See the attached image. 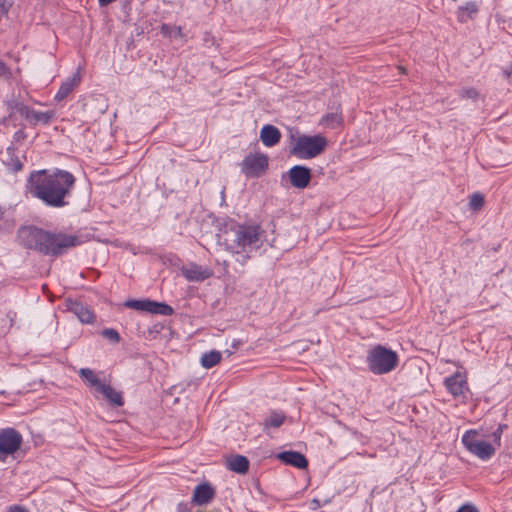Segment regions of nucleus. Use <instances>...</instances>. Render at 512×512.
Masks as SVG:
<instances>
[{
  "label": "nucleus",
  "mask_w": 512,
  "mask_h": 512,
  "mask_svg": "<svg viewBox=\"0 0 512 512\" xmlns=\"http://www.w3.org/2000/svg\"><path fill=\"white\" fill-rule=\"evenodd\" d=\"M75 182L74 175L66 170H41L30 175L28 187L30 194L47 206L62 208L69 204Z\"/></svg>",
  "instance_id": "f257e3e1"
},
{
  "label": "nucleus",
  "mask_w": 512,
  "mask_h": 512,
  "mask_svg": "<svg viewBox=\"0 0 512 512\" xmlns=\"http://www.w3.org/2000/svg\"><path fill=\"white\" fill-rule=\"evenodd\" d=\"M18 236L25 247L53 256L80 244L77 236L51 233L36 227H24L20 229Z\"/></svg>",
  "instance_id": "f03ea898"
},
{
  "label": "nucleus",
  "mask_w": 512,
  "mask_h": 512,
  "mask_svg": "<svg viewBox=\"0 0 512 512\" xmlns=\"http://www.w3.org/2000/svg\"><path fill=\"white\" fill-rule=\"evenodd\" d=\"M263 231L259 225L236 224L226 232V245L228 249L242 257L244 264L253 251L262 245Z\"/></svg>",
  "instance_id": "7ed1b4c3"
},
{
  "label": "nucleus",
  "mask_w": 512,
  "mask_h": 512,
  "mask_svg": "<svg viewBox=\"0 0 512 512\" xmlns=\"http://www.w3.org/2000/svg\"><path fill=\"white\" fill-rule=\"evenodd\" d=\"M327 139L320 135H301L293 139L290 153L299 159H312L325 151Z\"/></svg>",
  "instance_id": "20e7f679"
},
{
  "label": "nucleus",
  "mask_w": 512,
  "mask_h": 512,
  "mask_svg": "<svg viewBox=\"0 0 512 512\" xmlns=\"http://www.w3.org/2000/svg\"><path fill=\"white\" fill-rule=\"evenodd\" d=\"M367 364L374 374H386L396 368L398 356L396 352L382 345H377L368 353Z\"/></svg>",
  "instance_id": "39448f33"
},
{
  "label": "nucleus",
  "mask_w": 512,
  "mask_h": 512,
  "mask_svg": "<svg viewBox=\"0 0 512 512\" xmlns=\"http://www.w3.org/2000/svg\"><path fill=\"white\" fill-rule=\"evenodd\" d=\"M464 447L481 460H489L496 451L494 445L484 439V435L477 430H468L462 436Z\"/></svg>",
  "instance_id": "423d86ee"
},
{
  "label": "nucleus",
  "mask_w": 512,
  "mask_h": 512,
  "mask_svg": "<svg viewBox=\"0 0 512 512\" xmlns=\"http://www.w3.org/2000/svg\"><path fill=\"white\" fill-rule=\"evenodd\" d=\"M21 434L14 428H5L0 430V461H4L7 456L14 454L22 444Z\"/></svg>",
  "instance_id": "0eeeda50"
},
{
  "label": "nucleus",
  "mask_w": 512,
  "mask_h": 512,
  "mask_svg": "<svg viewBox=\"0 0 512 512\" xmlns=\"http://www.w3.org/2000/svg\"><path fill=\"white\" fill-rule=\"evenodd\" d=\"M125 306L138 311H144L164 316H170L174 313V310L171 306L152 300H128L125 302Z\"/></svg>",
  "instance_id": "6e6552de"
},
{
  "label": "nucleus",
  "mask_w": 512,
  "mask_h": 512,
  "mask_svg": "<svg viewBox=\"0 0 512 512\" xmlns=\"http://www.w3.org/2000/svg\"><path fill=\"white\" fill-rule=\"evenodd\" d=\"M267 167L268 157L264 154L248 155L242 163V171L247 177H258Z\"/></svg>",
  "instance_id": "1a4fd4ad"
},
{
  "label": "nucleus",
  "mask_w": 512,
  "mask_h": 512,
  "mask_svg": "<svg viewBox=\"0 0 512 512\" xmlns=\"http://www.w3.org/2000/svg\"><path fill=\"white\" fill-rule=\"evenodd\" d=\"M290 183L293 187L304 189L311 180V170L305 166H293L289 172Z\"/></svg>",
  "instance_id": "9d476101"
},
{
  "label": "nucleus",
  "mask_w": 512,
  "mask_h": 512,
  "mask_svg": "<svg viewBox=\"0 0 512 512\" xmlns=\"http://www.w3.org/2000/svg\"><path fill=\"white\" fill-rule=\"evenodd\" d=\"M445 386L454 397L465 396L468 390L466 377L460 372L446 378Z\"/></svg>",
  "instance_id": "9b49d317"
},
{
  "label": "nucleus",
  "mask_w": 512,
  "mask_h": 512,
  "mask_svg": "<svg viewBox=\"0 0 512 512\" xmlns=\"http://www.w3.org/2000/svg\"><path fill=\"white\" fill-rule=\"evenodd\" d=\"M67 310L73 313L82 323L90 324L94 321V314L85 305L77 301H68Z\"/></svg>",
  "instance_id": "f8f14e48"
},
{
  "label": "nucleus",
  "mask_w": 512,
  "mask_h": 512,
  "mask_svg": "<svg viewBox=\"0 0 512 512\" xmlns=\"http://www.w3.org/2000/svg\"><path fill=\"white\" fill-rule=\"evenodd\" d=\"M215 496L214 488L208 484H200L194 489L192 501L197 505H205L212 501Z\"/></svg>",
  "instance_id": "ddd939ff"
},
{
  "label": "nucleus",
  "mask_w": 512,
  "mask_h": 512,
  "mask_svg": "<svg viewBox=\"0 0 512 512\" xmlns=\"http://www.w3.org/2000/svg\"><path fill=\"white\" fill-rule=\"evenodd\" d=\"M182 273L189 281H203L212 275V271L197 264H191L182 269Z\"/></svg>",
  "instance_id": "4468645a"
},
{
  "label": "nucleus",
  "mask_w": 512,
  "mask_h": 512,
  "mask_svg": "<svg viewBox=\"0 0 512 512\" xmlns=\"http://www.w3.org/2000/svg\"><path fill=\"white\" fill-rule=\"evenodd\" d=\"M277 458L284 462L299 469H304L308 466V461L305 456L296 451H284L278 454Z\"/></svg>",
  "instance_id": "2eb2a0df"
},
{
  "label": "nucleus",
  "mask_w": 512,
  "mask_h": 512,
  "mask_svg": "<svg viewBox=\"0 0 512 512\" xmlns=\"http://www.w3.org/2000/svg\"><path fill=\"white\" fill-rule=\"evenodd\" d=\"M226 467L238 474H245L249 469V461L245 456L232 455L225 460Z\"/></svg>",
  "instance_id": "dca6fc26"
},
{
  "label": "nucleus",
  "mask_w": 512,
  "mask_h": 512,
  "mask_svg": "<svg viewBox=\"0 0 512 512\" xmlns=\"http://www.w3.org/2000/svg\"><path fill=\"white\" fill-rule=\"evenodd\" d=\"M7 108L9 110L8 117L3 118V123L12 121L16 114L27 119L28 114L30 112V108L24 105L22 102L17 101L16 99H10L6 102Z\"/></svg>",
  "instance_id": "f3484780"
},
{
  "label": "nucleus",
  "mask_w": 512,
  "mask_h": 512,
  "mask_svg": "<svg viewBox=\"0 0 512 512\" xmlns=\"http://www.w3.org/2000/svg\"><path fill=\"white\" fill-rule=\"evenodd\" d=\"M281 138V133L278 128L273 125H265L260 131V139L267 147L276 145Z\"/></svg>",
  "instance_id": "a211bd4d"
},
{
  "label": "nucleus",
  "mask_w": 512,
  "mask_h": 512,
  "mask_svg": "<svg viewBox=\"0 0 512 512\" xmlns=\"http://www.w3.org/2000/svg\"><path fill=\"white\" fill-rule=\"evenodd\" d=\"M79 83V73L74 74L72 77L68 78L60 86L58 92L55 95V100L62 101L63 99H65L74 90V88L79 85Z\"/></svg>",
  "instance_id": "6ab92c4d"
},
{
  "label": "nucleus",
  "mask_w": 512,
  "mask_h": 512,
  "mask_svg": "<svg viewBox=\"0 0 512 512\" xmlns=\"http://www.w3.org/2000/svg\"><path fill=\"white\" fill-rule=\"evenodd\" d=\"M109 401V403L113 406H123L124 401L122 394L112 388L110 385L103 384L98 391Z\"/></svg>",
  "instance_id": "aec40b11"
},
{
  "label": "nucleus",
  "mask_w": 512,
  "mask_h": 512,
  "mask_svg": "<svg viewBox=\"0 0 512 512\" xmlns=\"http://www.w3.org/2000/svg\"><path fill=\"white\" fill-rule=\"evenodd\" d=\"M478 12V6L475 2H467L465 5L460 6L457 10V19L465 23L469 19H473Z\"/></svg>",
  "instance_id": "412c9836"
},
{
  "label": "nucleus",
  "mask_w": 512,
  "mask_h": 512,
  "mask_svg": "<svg viewBox=\"0 0 512 512\" xmlns=\"http://www.w3.org/2000/svg\"><path fill=\"white\" fill-rule=\"evenodd\" d=\"M54 117V112L52 111H35L33 109H30V112L28 114V117L26 120L29 121L32 125H37L39 123L41 124H48L52 118Z\"/></svg>",
  "instance_id": "4be33fe9"
},
{
  "label": "nucleus",
  "mask_w": 512,
  "mask_h": 512,
  "mask_svg": "<svg viewBox=\"0 0 512 512\" xmlns=\"http://www.w3.org/2000/svg\"><path fill=\"white\" fill-rule=\"evenodd\" d=\"M80 377L90 386L95 388L97 391L103 386V383L97 376V374L89 368H81L79 370Z\"/></svg>",
  "instance_id": "5701e85b"
},
{
  "label": "nucleus",
  "mask_w": 512,
  "mask_h": 512,
  "mask_svg": "<svg viewBox=\"0 0 512 512\" xmlns=\"http://www.w3.org/2000/svg\"><path fill=\"white\" fill-rule=\"evenodd\" d=\"M285 415L282 412L279 411H273L271 412L264 421V428L268 429L270 427L272 428H278L280 427L283 422L285 421Z\"/></svg>",
  "instance_id": "b1692460"
},
{
  "label": "nucleus",
  "mask_w": 512,
  "mask_h": 512,
  "mask_svg": "<svg viewBox=\"0 0 512 512\" xmlns=\"http://www.w3.org/2000/svg\"><path fill=\"white\" fill-rule=\"evenodd\" d=\"M222 355L219 351H210L201 357V365L204 368H212L221 361Z\"/></svg>",
  "instance_id": "393cba45"
},
{
  "label": "nucleus",
  "mask_w": 512,
  "mask_h": 512,
  "mask_svg": "<svg viewBox=\"0 0 512 512\" xmlns=\"http://www.w3.org/2000/svg\"><path fill=\"white\" fill-rule=\"evenodd\" d=\"M321 123L326 127L336 128L342 123L341 114L338 112L328 113L322 118Z\"/></svg>",
  "instance_id": "a878e982"
},
{
  "label": "nucleus",
  "mask_w": 512,
  "mask_h": 512,
  "mask_svg": "<svg viewBox=\"0 0 512 512\" xmlns=\"http://www.w3.org/2000/svg\"><path fill=\"white\" fill-rule=\"evenodd\" d=\"M484 205V197L480 193H474L470 196L469 206L472 210L478 211Z\"/></svg>",
  "instance_id": "bb28decb"
},
{
  "label": "nucleus",
  "mask_w": 512,
  "mask_h": 512,
  "mask_svg": "<svg viewBox=\"0 0 512 512\" xmlns=\"http://www.w3.org/2000/svg\"><path fill=\"white\" fill-rule=\"evenodd\" d=\"M102 336L113 343H118L120 341L119 333L112 328L104 329L102 331Z\"/></svg>",
  "instance_id": "cd10ccee"
},
{
  "label": "nucleus",
  "mask_w": 512,
  "mask_h": 512,
  "mask_svg": "<svg viewBox=\"0 0 512 512\" xmlns=\"http://www.w3.org/2000/svg\"><path fill=\"white\" fill-rule=\"evenodd\" d=\"M506 428H507L506 424H499L497 429L495 431H493V433L491 435L493 438V441L497 447H500V445H501V436L503 434L504 429H506Z\"/></svg>",
  "instance_id": "c85d7f7f"
},
{
  "label": "nucleus",
  "mask_w": 512,
  "mask_h": 512,
  "mask_svg": "<svg viewBox=\"0 0 512 512\" xmlns=\"http://www.w3.org/2000/svg\"><path fill=\"white\" fill-rule=\"evenodd\" d=\"M459 96L462 99H476L478 92L474 88H463L459 91Z\"/></svg>",
  "instance_id": "c756f323"
},
{
  "label": "nucleus",
  "mask_w": 512,
  "mask_h": 512,
  "mask_svg": "<svg viewBox=\"0 0 512 512\" xmlns=\"http://www.w3.org/2000/svg\"><path fill=\"white\" fill-rule=\"evenodd\" d=\"M10 74V69L0 60V77L7 79L10 77Z\"/></svg>",
  "instance_id": "7c9ffc66"
},
{
  "label": "nucleus",
  "mask_w": 512,
  "mask_h": 512,
  "mask_svg": "<svg viewBox=\"0 0 512 512\" xmlns=\"http://www.w3.org/2000/svg\"><path fill=\"white\" fill-rule=\"evenodd\" d=\"M7 512H28V509L21 505H12L8 508Z\"/></svg>",
  "instance_id": "2f4dec72"
},
{
  "label": "nucleus",
  "mask_w": 512,
  "mask_h": 512,
  "mask_svg": "<svg viewBox=\"0 0 512 512\" xmlns=\"http://www.w3.org/2000/svg\"><path fill=\"white\" fill-rule=\"evenodd\" d=\"M457 512H478V510L472 505H463Z\"/></svg>",
  "instance_id": "473e14b6"
},
{
  "label": "nucleus",
  "mask_w": 512,
  "mask_h": 512,
  "mask_svg": "<svg viewBox=\"0 0 512 512\" xmlns=\"http://www.w3.org/2000/svg\"><path fill=\"white\" fill-rule=\"evenodd\" d=\"M312 509H317L320 506L319 500L313 499L311 502Z\"/></svg>",
  "instance_id": "72a5a7b5"
},
{
  "label": "nucleus",
  "mask_w": 512,
  "mask_h": 512,
  "mask_svg": "<svg viewBox=\"0 0 512 512\" xmlns=\"http://www.w3.org/2000/svg\"><path fill=\"white\" fill-rule=\"evenodd\" d=\"M181 33V29L180 28H175L174 29V34H179L180 35Z\"/></svg>",
  "instance_id": "f704fd0d"
},
{
  "label": "nucleus",
  "mask_w": 512,
  "mask_h": 512,
  "mask_svg": "<svg viewBox=\"0 0 512 512\" xmlns=\"http://www.w3.org/2000/svg\"><path fill=\"white\" fill-rule=\"evenodd\" d=\"M162 29H163V32H164L165 34H168V29H169V28H168L167 26H163V28H162Z\"/></svg>",
  "instance_id": "c9c22d12"
},
{
  "label": "nucleus",
  "mask_w": 512,
  "mask_h": 512,
  "mask_svg": "<svg viewBox=\"0 0 512 512\" xmlns=\"http://www.w3.org/2000/svg\"><path fill=\"white\" fill-rule=\"evenodd\" d=\"M222 194V200H224V189L221 191Z\"/></svg>",
  "instance_id": "e433bc0d"
},
{
  "label": "nucleus",
  "mask_w": 512,
  "mask_h": 512,
  "mask_svg": "<svg viewBox=\"0 0 512 512\" xmlns=\"http://www.w3.org/2000/svg\"><path fill=\"white\" fill-rule=\"evenodd\" d=\"M508 76H512V66L510 72L508 73Z\"/></svg>",
  "instance_id": "4c0bfd02"
},
{
  "label": "nucleus",
  "mask_w": 512,
  "mask_h": 512,
  "mask_svg": "<svg viewBox=\"0 0 512 512\" xmlns=\"http://www.w3.org/2000/svg\"><path fill=\"white\" fill-rule=\"evenodd\" d=\"M4 392H0V394H3Z\"/></svg>",
  "instance_id": "58836bf2"
}]
</instances>
